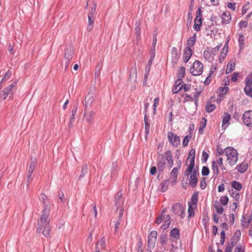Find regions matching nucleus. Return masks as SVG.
Masks as SVG:
<instances>
[{
	"mask_svg": "<svg viewBox=\"0 0 252 252\" xmlns=\"http://www.w3.org/2000/svg\"><path fill=\"white\" fill-rule=\"evenodd\" d=\"M233 245L232 243L228 244L225 247L224 252H231Z\"/></svg>",
	"mask_w": 252,
	"mask_h": 252,
	"instance_id": "4d7b16f0",
	"label": "nucleus"
},
{
	"mask_svg": "<svg viewBox=\"0 0 252 252\" xmlns=\"http://www.w3.org/2000/svg\"><path fill=\"white\" fill-rule=\"evenodd\" d=\"M248 25V22L247 21H242L239 24V26L241 28H245Z\"/></svg>",
	"mask_w": 252,
	"mask_h": 252,
	"instance_id": "0e129e2a",
	"label": "nucleus"
},
{
	"mask_svg": "<svg viewBox=\"0 0 252 252\" xmlns=\"http://www.w3.org/2000/svg\"><path fill=\"white\" fill-rule=\"evenodd\" d=\"M252 220V216H244L242 220V224L247 227Z\"/></svg>",
	"mask_w": 252,
	"mask_h": 252,
	"instance_id": "7c9ffc66",
	"label": "nucleus"
},
{
	"mask_svg": "<svg viewBox=\"0 0 252 252\" xmlns=\"http://www.w3.org/2000/svg\"><path fill=\"white\" fill-rule=\"evenodd\" d=\"M226 6L228 8L234 11L236 8V3L235 2H228L226 4Z\"/></svg>",
	"mask_w": 252,
	"mask_h": 252,
	"instance_id": "864d4df0",
	"label": "nucleus"
},
{
	"mask_svg": "<svg viewBox=\"0 0 252 252\" xmlns=\"http://www.w3.org/2000/svg\"><path fill=\"white\" fill-rule=\"evenodd\" d=\"M202 23L201 11V9L199 8L196 12V15L194 20V24L193 26L194 30L197 32L199 31L200 30Z\"/></svg>",
	"mask_w": 252,
	"mask_h": 252,
	"instance_id": "9b49d317",
	"label": "nucleus"
},
{
	"mask_svg": "<svg viewBox=\"0 0 252 252\" xmlns=\"http://www.w3.org/2000/svg\"><path fill=\"white\" fill-rule=\"evenodd\" d=\"M155 222L159 225L162 223L160 228L162 230L167 229L171 223V218L169 215H159L156 219Z\"/></svg>",
	"mask_w": 252,
	"mask_h": 252,
	"instance_id": "20e7f679",
	"label": "nucleus"
},
{
	"mask_svg": "<svg viewBox=\"0 0 252 252\" xmlns=\"http://www.w3.org/2000/svg\"><path fill=\"white\" fill-rule=\"evenodd\" d=\"M246 83L247 85L252 86V73L248 76Z\"/></svg>",
	"mask_w": 252,
	"mask_h": 252,
	"instance_id": "6e6d98bb",
	"label": "nucleus"
},
{
	"mask_svg": "<svg viewBox=\"0 0 252 252\" xmlns=\"http://www.w3.org/2000/svg\"><path fill=\"white\" fill-rule=\"evenodd\" d=\"M12 72L10 70H8L4 74V76L2 78L0 83H3V82L9 80L11 76Z\"/></svg>",
	"mask_w": 252,
	"mask_h": 252,
	"instance_id": "58836bf2",
	"label": "nucleus"
},
{
	"mask_svg": "<svg viewBox=\"0 0 252 252\" xmlns=\"http://www.w3.org/2000/svg\"><path fill=\"white\" fill-rule=\"evenodd\" d=\"M95 11V8H92L91 11L88 14V25L87 26V31L90 32L92 30L94 25V15Z\"/></svg>",
	"mask_w": 252,
	"mask_h": 252,
	"instance_id": "f8f14e48",
	"label": "nucleus"
},
{
	"mask_svg": "<svg viewBox=\"0 0 252 252\" xmlns=\"http://www.w3.org/2000/svg\"><path fill=\"white\" fill-rule=\"evenodd\" d=\"M231 196L236 200L238 201L240 199L239 193L237 191L232 190L230 192Z\"/></svg>",
	"mask_w": 252,
	"mask_h": 252,
	"instance_id": "a18cd8bd",
	"label": "nucleus"
},
{
	"mask_svg": "<svg viewBox=\"0 0 252 252\" xmlns=\"http://www.w3.org/2000/svg\"><path fill=\"white\" fill-rule=\"evenodd\" d=\"M234 252H244V248H242V246L239 244L235 249Z\"/></svg>",
	"mask_w": 252,
	"mask_h": 252,
	"instance_id": "bf43d9fd",
	"label": "nucleus"
},
{
	"mask_svg": "<svg viewBox=\"0 0 252 252\" xmlns=\"http://www.w3.org/2000/svg\"><path fill=\"white\" fill-rule=\"evenodd\" d=\"M170 180H166L164 182H162L159 185V190L162 192L165 191L168 188Z\"/></svg>",
	"mask_w": 252,
	"mask_h": 252,
	"instance_id": "2f4dec72",
	"label": "nucleus"
},
{
	"mask_svg": "<svg viewBox=\"0 0 252 252\" xmlns=\"http://www.w3.org/2000/svg\"><path fill=\"white\" fill-rule=\"evenodd\" d=\"M195 150L194 149H192L189 153L188 158L187 159V162L189 159H195Z\"/></svg>",
	"mask_w": 252,
	"mask_h": 252,
	"instance_id": "79ce46f5",
	"label": "nucleus"
},
{
	"mask_svg": "<svg viewBox=\"0 0 252 252\" xmlns=\"http://www.w3.org/2000/svg\"><path fill=\"white\" fill-rule=\"evenodd\" d=\"M192 16L191 14V11L190 10V11L189 12L187 15V26H189L190 25L192 21Z\"/></svg>",
	"mask_w": 252,
	"mask_h": 252,
	"instance_id": "3c124183",
	"label": "nucleus"
},
{
	"mask_svg": "<svg viewBox=\"0 0 252 252\" xmlns=\"http://www.w3.org/2000/svg\"><path fill=\"white\" fill-rule=\"evenodd\" d=\"M223 155L226 158V162L230 166L235 165L239 158V154L232 147H227L223 150Z\"/></svg>",
	"mask_w": 252,
	"mask_h": 252,
	"instance_id": "f03ea898",
	"label": "nucleus"
},
{
	"mask_svg": "<svg viewBox=\"0 0 252 252\" xmlns=\"http://www.w3.org/2000/svg\"><path fill=\"white\" fill-rule=\"evenodd\" d=\"M166 160L167 161L169 167L171 168L173 165V160L172 159V154L170 151H167L163 154L158 156L157 160V166L159 170L161 171L163 170Z\"/></svg>",
	"mask_w": 252,
	"mask_h": 252,
	"instance_id": "7ed1b4c3",
	"label": "nucleus"
},
{
	"mask_svg": "<svg viewBox=\"0 0 252 252\" xmlns=\"http://www.w3.org/2000/svg\"><path fill=\"white\" fill-rule=\"evenodd\" d=\"M231 120V115L228 113H224L222 116V127L226 128L229 125V122Z\"/></svg>",
	"mask_w": 252,
	"mask_h": 252,
	"instance_id": "412c9836",
	"label": "nucleus"
},
{
	"mask_svg": "<svg viewBox=\"0 0 252 252\" xmlns=\"http://www.w3.org/2000/svg\"><path fill=\"white\" fill-rule=\"evenodd\" d=\"M185 68L184 67H181L178 70V76L179 79H181L185 76Z\"/></svg>",
	"mask_w": 252,
	"mask_h": 252,
	"instance_id": "ea45409f",
	"label": "nucleus"
},
{
	"mask_svg": "<svg viewBox=\"0 0 252 252\" xmlns=\"http://www.w3.org/2000/svg\"><path fill=\"white\" fill-rule=\"evenodd\" d=\"M215 208L216 209V212L219 214H221L223 212V208L220 204H216L215 205Z\"/></svg>",
	"mask_w": 252,
	"mask_h": 252,
	"instance_id": "09e8293b",
	"label": "nucleus"
},
{
	"mask_svg": "<svg viewBox=\"0 0 252 252\" xmlns=\"http://www.w3.org/2000/svg\"><path fill=\"white\" fill-rule=\"evenodd\" d=\"M172 211L176 215L182 219L184 218L186 215L185 209L183 206L179 203L175 204L172 207Z\"/></svg>",
	"mask_w": 252,
	"mask_h": 252,
	"instance_id": "0eeeda50",
	"label": "nucleus"
},
{
	"mask_svg": "<svg viewBox=\"0 0 252 252\" xmlns=\"http://www.w3.org/2000/svg\"><path fill=\"white\" fill-rule=\"evenodd\" d=\"M242 119L245 125L252 127V111L245 112L243 115Z\"/></svg>",
	"mask_w": 252,
	"mask_h": 252,
	"instance_id": "ddd939ff",
	"label": "nucleus"
},
{
	"mask_svg": "<svg viewBox=\"0 0 252 252\" xmlns=\"http://www.w3.org/2000/svg\"><path fill=\"white\" fill-rule=\"evenodd\" d=\"M192 55V51L191 49L189 48H185L183 52V61L185 63H187L190 59Z\"/></svg>",
	"mask_w": 252,
	"mask_h": 252,
	"instance_id": "6ab92c4d",
	"label": "nucleus"
},
{
	"mask_svg": "<svg viewBox=\"0 0 252 252\" xmlns=\"http://www.w3.org/2000/svg\"><path fill=\"white\" fill-rule=\"evenodd\" d=\"M158 233L156 231H152L148 236V246L154 248L156 244Z\"/></svg>",
	"mask_w": 252,
	"mask_h": 252,
	"instance_id": "dca6fc26",
	"label": "nucleus"
},
{
	"mask_svg": "<svg viewBox=\"0 0 252 252\" xmlns=\"http://www.w3.org/2000/svg\"><path fill=\"white\" fill-rule=\"evenodd\" d=\"M50 210V207L46 205L42 212V215L38 220V226L36 228L37 233H42L46 237H49L50 234V220L49 219Z\"/></svg>",
	"mask_w": 252,
	"mask_h": 252,
	"instance_id": "f257e3e1",
	"label": "nucleus"
},
{
	"mask_svg": "<svg viewBox=\"0 0 252 252\" xmlns=\"http://www.w3.org/2000/svg\"><path fill=\"white\" fill-rule=\"evenodd\" d=\"M241 232L239 230H237L233 237V239L234 241H235L236 242L238 241L241 237Z\"/></svg>",
	"mask_w": 252,
	"mask_h": 252,
	"instance_id": "c03bdc74",
	"label": "nucleus"
},
{
	"mask_svg": "<svg viewBox=\"0 0 252 252\" xmlns=\"http://www.w3.org/2000/svg\"><path fill=\"white\" fill-rule=\"evenodd\" d=\"M36 164H37V162L35 160V159L32 160V159L30 164L28 167V173H27L28 184H30L33 179V178L32 177V174L35 168Z\"/></svg>",
	"mask_w": 252,
	"mask_h": 252,
	"instance_id": "9d476101",
	"label": "nucleus"
},
{
	"mask_svg": "<svg viewBox=\"0 0 252 252\" xmlns=\"http://www.w3.org/2000/svg\"><path fill=\"white\" fill-rule=\"evenodd\" d=\"M182 97L184 98L183 101L184 102H189L192 101L193 100V99L190 95H189L188 94H184L182 95Z\"/></svg>",
	"mask_w": 252,
	"mask_h": 252,
	"instance_id": "49530a36",
	"label": "nucleus"
},
{
	"mask_svg": "<svg viewBox=\"0 0 252 252\" xmlns=\"http://www.w3.org/2000/svg\"><path fill=\"white\" fill-rule=\"evenodd\" d=\"M191 200L194 205H195L197 202V196L196 194H193L192 196Z\"/></svg>",
	"mask_w": 252,
	"mask_h": 252,
	"instance_id": "338daca9",
	"label": "nucleus"
},
{
	"mask_svg": "<svg viewBox=\"0 0 252 252\" xmlns=\"http://www.w3.org/2000/svg\"><path fill=\"white\" fill-rule=\"evenodd\" d=\"M238 75V73L236 72H234L233 73L232 76L231 77V80L233 82H236L237 80V76Z\"/></svg>",
	"mask_w": 252,
	"mask_h": 252,
	"instance_id": "774afa93",
	"label": "nucleus"
},
{
	"mask_svg": "<svg viewBox=\"0 0 252 252\" xmlns=\"http://www.w3.org/2000/svg\"><path fill=\"white\" fill-rule=\"evenodd\" d=\"M183 82L182 79H178L175 83L174 87L172 89V92L173 94H176L179 91H180L183 87V85H182Z\"/></svg>",
	"mask_w": 252,
	"mask_h": 252,
	"instance_id": "4be33fe9",
	"label": "nucleus"
},
{
	"mask_svg": "<svg viewBox=\"0 0 252 252\" xmlns=\"http://www.w3.org/2000/svg\"><path fill=\"white\" fill-rule=\"evenodd\" d=\"M95 114L94 112L91 111L87 112L86 111V109H85L84 115L86 116V121L88 123H92L93 122V118L94 117Z\"/></svg>",
	"mask_w": 252,
	"mask_h": 252,
	"instance_id": "393cba45",
	"label": "nucleus"
},
{
	"mask_svg": "<svg viewBox=\"0 0 252 252\" xmlns=\"http://www.w3.org/2000/svg\"><path fill=\"white\" fill-rule=\"evenodd\" d=\"M39 199L43 203V206H44V209H45L46 205H48V206H49L48 204L46 203V201L47 199V197L45 195V194H44V193L40 194V195L39 196Z\"/></svg>",
	"mask_w": 252,
	"mask_h": 252,
	"instance_id": "e433bc0d",
	"label": "nucleus"
},
{
	"mask_svg": "<svg viewBox=\"0 0 252 252\" xmlns=\"http://www.w3.org/2000/svg\"><path fill=\"white\" fill-rule=\"evenodd\" d=\"M231 185L233 188L236 189L237 191L240 190L242 188L241 184L237 181H233L231 183Z\"/></svg>",
	"mask_w": 252,
	"mask_h": 252,
	"instance_id": "4c0bfd02",
	"label": "nucleus"
},
{
	"mask_svg": "<svg viewBox=\"0 0 252 252\" xmlns=\"http://www.w3.org/2000/svg\"><path fill=\"white\" fill-rule=\"evenodd\" d=\"M180 54L178 53L176 47H173L171 50L172 63L175 65L177 63Z\"/></svg>",
	"mask_w": 252,
	"mask_h": 252,
	"instance_id": "a211bd4d",
	"label": "nucleus"
},
{
	"mask_svg": "<svg viewBox=\"0 0 252 252\" xmlns=\"http://www.w3.org/2000/svg\"><path fill=\"white\" fill-rule=\"evenodd\" d=\"M218 165L222 171L226 169V165L223 163V159L221 157L218 158L215 161L212 162V169L214 174L218 175L219 173Z\"/></svg>",
	"mask_w": 252,
	"mask_h": 252,
	"instance_id": "423d86ee",
	"label": "nucleus"
},
{
	"mask_svg": "<svg viewBox=\"0 0 252 252\" xmlns=\"http://www.w3.org/2000/svg\"><path fill=\"white\" fill-rule=\"evenodd\" d=\"M105 243L104 239H101L97 242L96 245V251L95 252H100L101 250L105 248Z\"/></svg>",
	"mask_w": 252,
	"mask_h": 252,
	"instance_id": "c85d7f7f",
	"label": "nucleus"
},
{
	"mask_svg": "<svg viewBox=\"0 0 252 252\" xmlns=\"http://www.w3.org/2000/svg\"><path fill=\"white\" fill-rule=\"evenodd\" d=\"M216 108V107L215 104H212L210 102H207L206 105L205 110L206 112L210 113L214 111Z\"/></svg>",
	"mask_w": 252,
	"mask_h": 252,
	"instance_id": "f704fd0d",
	"label": "nucleus"
},
{
	"mask_svg": "<svg viewBox=\"0 0 252 252\" xmlns=\"http://www.w3.org/2000/svg\"><path fill=\"white\" fill-rule=\"evenodd\" d=\"M245 37L243 35H240L239 37V43L241 46L244 45Z\"/></svg>",
	"mask_w": 252,
	"mask_h": 252,
	"instance_id": "680f3d73",
	"label": "nucleus"
},
{
	"mask_svg": "<svg viewBox=\"0 0 252 252\" xmlns=\"http://www.w3.org/2000/svg\"><path fill=\"white\" fill-rule=\"evenodd\" d=\"M94 101V98L93 96L88 94L87 96H86L85 98V109H87V108H89L93 102Z\"/></svg>",
	"mask_w": 252,
	"mask_h": 252,
	"instance_id": "5701e85b",
	"label": "nucleus"
},
{
	"mask_svg": "<svg viewBox=\"0 0 252 252\" xmlns=\"http://www.w3.org/2000/svg\"><path fill=\"white\" fill-rule=\"evenodd\" d=\"M209 169L207 166H203L202 169L201 173L203 176H207L209 174Z\"/></svg>",
	"mask_w": 252,
	"mask_h": 252,
	"instance_id": "5fc2aeb1",
	"label": "nucleus"
},
{
	"mask_svg": "<svg viewBox=\"0 0 252 252\" xmlns=\"http://www.w3.org/2000/svg\"><path fill=\"white\" fill-rule=\"evenodd\" d=\"M122 195V193L121 192H119L116 194V197H115L116 205L118 208L121 207L124 203V201L121 198Z\"/></svg>",
	"mask_w": 252,
	"mask_h": 252,
	"instance_id": "cd10ccee",
	"label": "nucleus"
},
{
	"mask_svg": "<svg viewBox=\"0 0 252 252\" xmlns=\"http://www.w3.org/2000/svg\"><path fill=\"white\" fill-rule=\"evenodd\" d=\"M248 168V164L245 162H242L238 164L236 169L237 171L240 173L245 172Z\"/></svg>",
	"mask_w": 252,
	"mask_h": 252,
	"instance_id": "c756f323",
	"label": "nucleus"
},
{
	"mask_svg": "<svg viewBox=\"0 0 252 252\" xmlns=\"http://www.w3.org/2000/svg\"><path fill=\"white\" fill-rule=\"evenodd\" d=\"M145 133L146 135H148L149 133L150 132V125L149 122H146L145 123Z\"/></svg>",
	"mask_w": 252,
	"mask_h": 252,
	"instance_id": "e2e57ef3",
	"label": "nucleus"
},
{
	"mask_svg": "<svg viewBox=\"0 0 252 252\" xmlns=\"http://www.w3.org/2000/svg\"><path fill=\"white\" fill-rule=\"evenodd\" d=\"M170 235L174 239H177L179 238V231L178 228H174L170 231Z\"/></svg>",
	"mask_w": 252,
	"mask_h": 252,
	"instance_id": "72a5a7b5",
	"label": "nucleus"
},
{
	"mask_svg": "<svg viewBox=\"0 0 252 252\" xmlns=\"http://www.w3.org/2000/svg\"><path fill=\"white\" fill-rule=\"evenodd\" d=\"M220 202L222 205H225L228 203V198L226 196H222L220 197Z\"/></svg>",
	"mask_w": 252,
	"mask_h": 252,
	"instance_id": "603ef678",
	"label": "nucleus"
},
{
	"mask_svg": "<svg viewBox=\"0 0 252 252\" xmlns=\"http://www.w3.org/2000/svg\"><path fill=\"white\" fill-rule=\"evenodd\" d=\"M149 75V69L146 70V71H145V73L144 74V80H143V84L144 85L146 84L147 81L148 80Z\"/></svg>",
	"mask_w": 252,
	"mask_h": 252,
	"instance_id": "052dcab7",
	"label": "nucleus"
},
{
	"mask_svg": "<svg viewBox=\"0 0 252 252\" xmlns=\"http://www.w3.org/2000/svg\"><path fill=\"white\" fill-rule=\"evenodd\" d=\"M231 15L228 11H225L222 12L221 15V23L222 24H227L231 21Z\"/></svg>",
	"mask_w": 252,
	"mask_h": 252,
	"instance_id": "f3484780",
	"label": "nucleus"
},
{
	"mask_svg": "<svg viewBox=\"0 0 252 252\" xmlns=\"http://www.w3.org/2000/svg\"><path fill=\"white\" fill-rule=\"evenodd\" d=\"M188 162H189V164L186 170L185 174L186 175L188 176L189 174H191L193 173V172L194 170V169H193V168L194 166L195 162H194V159H189V160H188Z\"/></svg>",
	"mask_w": 252,
	"mask_h": 252,
	"instance_id": "b1692460",
	"label": "nucleus"
},
{
	"mask_svg": "<svg viewBox=\"0 0 252 252\" xmlns=\"http://www.w3.org/2000/svg\"><path fill=\"white\" fill-rule=\"evenodd\" d=\"M159 103V98L158 97L155 98L154 101L153 107H154V114L155 115L156 112V109L157 106L158 105Z\"/></svg>",
	"mask_w": 252,
	"mask_h": 252,
	"instance_id": "8fccbe9b",
	"label": "nucleus"
},
{
	"mask_svg": "<svg viewBox=\"0 0 252 252\" xmlns=\"http://www.w3.org/2000/svg\"><path fill=\"white\" fill-rule=\"evenodd\" d=\"M228 46L227 43H226L223 47L222 51L221 52L220 56V63H221V62L223 61L224 60V59H225V58L226 57V55L228 53Z\"/></svg>",
	"mask_w": 252,
	"mask_h": 252,
	"instance_id": "bb28decb",
	"label": "nucleus"
},
{
	"mask_svg": "<svg viewBox=\"0 0 252 252\" xmlns=\"http://www.w3.org/2000/svg\"><path fill=\"white\" fill-rule=\"evenodd\" d=\"M190 174V176L189 181V185L192 188H194L196 187L197 183V176L198 174L197 171L195 170H194L193 173Z\"/></svg>",
	"mask_w": 252,
	"mask_h": 252,
	"instance_id": "aec40b11",
	"label": "nucleus"
},
{
	"mask_svg": "<svg viewBox=\"0 0 252 252\" xmlns=\"http://www.w3.org/2000/svg\"><path fill=\"white\" fill-rule=\"evenodd\" d=\"M181 165V164L180 163L178 167H174L170 173V178L168 180H170V182L172 185L177 182L179 169L180 168Z\"/></svg>",
	"mask_w": 252,
	"mask_h": 252,
	"instance_id": "2eb2a0df",
	"label": "nucleus"
},
{
	"mask_svg": "<svg viewBox=\"0 0 252 252\" xmlns=\"http://www.w3.org/2000/svg\"><path fill=\"white\" fill-rule=\"evenodd\" d=\"M191 135L189 134V135H187L184 138V139H183V143H182L183 146L184 147H186L188 145V143H189V141L190 139L191 138Z\"/></svg>",
	"mask_w": 252,
	"mask_h": 252,
	"instance_id": "de8ad7c7",
	"label": "nucleus"
},
{
	"mask_svg": "<svg viewBox=\"0 0 252 252\" xmlns=\"http://www.w3.org/2000/svg\"><path fill=\"white\" fill-rule=\"evenodd\" d=\"M167 138L171 145L174 147H178L181 143V140L179 136L171 131L167 133Z\"/></svg>",
	"mask_w": 252,
	"mask_h": 252,
	"instance_id": "6e6552de",
	"label": "nucleus"
},
{
	"mask_svg": "<svg viewBox=\"0 0 252 252\" xmlns=\"http://www.w3.org/2000/svg\"><path fill=\"white\" fill-rule=\"evenodd\" d=\"M203 70V64L198 60L195 61L189 68V72L194 76L200 75Z\"/></svg>",
	"mask_w": 252,
	"mask_h": 252,
	"instance_id": "39448f33",
	"label": "nucleus"
},
{
	"mask_svg": "<svg viewBox=\"0 0 252 252\" xmlns=\"http://www.w3.org/2000/svg\"><path fill=\"white\" fill-rule=\"evenodd\" d=\"M194 207L191 203L189 204L188 213L189 217H192L194 216Z\"/></svg>",
	"mask_w": 252,
	"mask_h": 252,
	"instance_id": "a19ab883",
	"label": "nucleus"
},
{
	"mask_svg": "<svg viewBox=\"0 0 252 252\" xmlns=\"http://www.w3.org/2000/svg\"><path fill=\"white\" fill-rule=\"evenodd\" d=\"M244 91L248 95L252 97V87H251V86L247 85L244 89Z\"/></svg>",
	"mask_w": 252,
	"mask_h": 252,
	"instance_id": "37998d69",
	"label": "nucleus"
},
{
	"mask_svg": "<svg viewBox=\"0 0 252 252\" xmlns=\"http://www.w3.org/2000/svg\"><path fill=\"white\" fill-rule=\"evenodd\" d=\"M72 52L66 50L65 52L64 57L66 61V63L69 64L70 61L72 60Z\"/></svg>",
	"mask_w": 252,
	"mask_h": 252,
	"instance_id": "c9c22d12",
	"label": "nucleus"
},
{
	"mask_svg": "<svg viewBox=\"0 0 252 252\" xmlns=\"http://www.w3.org/2000/svg\"><path fill=\"white\" fill-rule=\"evenodd\" d=\"M77 111V107H75V108H74L72 110V111H71V115L70 116V119H71L72 121H74Z\"/></svg>",
	"mask_w": 252,
	"mask_h": 252,
	"instance_id": "13d9d810",
	"label": "nucleus"
},
{
	"mask_svg": "<svg viewBox=\"0 0 252 252\" xmlns=\"http://www.w3.org/2000/svg\"><path fill=\"white\" fill-rule=\"evenodd\" d=\"M235 68V63L234 62L230 61L227 65V67L225 70V73L228 74L231 73L234 70Z\"/></svg>",
	"mask_w": 252,
	"mask_h": 252,
	"instance_id": "473e14b6",
	"label": "nucleus"
},
{
	"mask_svg": "<svg viewBox=\"0 0 252 252\" xmlns=\"http://www.w3.org/2000/svg\"><path fill=\"white\" fill-rule=\"evenodd\" d=\"M224 239H225V232L224 230H222L220 232V242L221 244H223L224 242Z\"/></svg>",
	"mask_w": 252,
	"mask_h": 252,
	"instance_id": "69168bd1",
	"label": "nucleus"
},
{
	"mask_svg": "<svg viewBox=\"0 0 252 252\" xmlns=\"http://www.w3.org/2000/svg\"><path fill=\"white\" fill-rule=\"evenodd\" d=\"M137 79V70L135 66H133L131 67L129 73V81L130 82L133 83V89H135L136 88V86L137 84L136 82Z\"/></svg>",
	"mask_w": 252,
	"mask_h": 252,
	"instance_id": "4468645a",
	"label": "nucleus"
},
{
	"mask_svg": "<svg viewBox=\"0 0 252 252\" xmlns=\"http://www.w3.org/2000/svg\"><path fill=\"white\" fill-rule=\"evenodd\" d=\"M196 41V34L194 33L192 36L189 38L187 40V46L186 48H190L193 47Z\"/></svg>",
	"mask_w": 252,
	"mask_h": 252,
	"instance_id": "a878e982",
	"label": "nucleus"
},
{
	"mask_svg": "<svg viewBox=\"0 0 252 252\" xmlns=\"http://www.w3.org/2000/svg\"><path fill=\"white\" fill-rule=\"evenodd\" d=\"M16 82H14L5 87L1 92H0V100H3L6 98L9 94L11 92L12 89L16 87Z\"/></svg>",
	"mask_w": 252,
	"mask_h": 252,
	"instance_id": "1a4fd4ad",
	"label": "nucleus"
}]
</instances>
